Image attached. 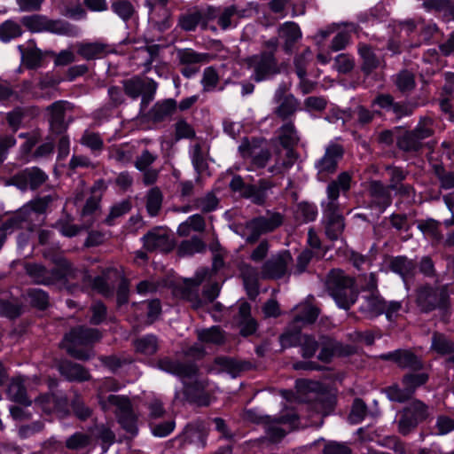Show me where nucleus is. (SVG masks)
<instances>
[{"instance_id": "nucleus-24", "label": "nucleus", "mask_w": 454, "mask_h": 454, "mask_svg": "<svg viewBox=\"0 0 454 454\" xmlns=\"http://www.w3.org/2000/svg\"><path fill=\"white\" fill-rule=\"evenodd\" d=\"M278 39L282 40L285 52L292 53L294 44L301 38V31L298 24L286 21L278 27Z\"/></svg>"}, {"instance_id": "nucleus-19", "label": "nucleus", "mask_w": 454, "mask_h": 454, "mask_svg": "<svg viewBox=\"0 0 454 454\" xmlns=\"http://www.w3.org/2000/svg\"><path fill=\"white\" fill-rule=\"evenodd\" d=\"M144 247L149 252L160 251L169 252L174 244L169 238L168 232L162 227L153 228L143 238Z\"/></svg>"}, {"instance_id": "nucleus-35", "label": "nucleus", "mask_w": 454, "mask_h": 454, "mask_svg": "<svg viewBox=\"0 0 454 454\" xmlns=\"http://www.w3.org/2000/svg\"><path fill=\"white\" fill-rule=\"evenodd\" d=\"M355 352L352 346L342 345L340 342L330 340L324 346L318 355V359L328 363L333 356H349Z\"/></svg>"}, {"instance_id": "nucleus-63", "label": "nucleus", "mask_w": 454, "mask_h": 454, "mask_svg": "<svg viewBox=\"0 0 454 454\" xmlns=\"http://www.w3.org/2000/svg\"><path fill=\"white\" fill-rule=\"evenodd\" d=\"M54 195H46L43 197H37L27 202L34 213L38 216L46 213L50 205L55 200Z\"/></svg>"}, {"instance_id": "nucleus-40", "label": "nucleus", "mask_w": 454, "mask_h": 454, "mask_svg": "<svg viewBox=\"0 0 454 454\" xmlns=\"http://www.w3.org/2000/svg\"><path fill=\"white\" fill-rule=\"evenodd\" d=\"M203 19V12L194 8L179 16L178 26L184 31H194L198 25L202 24Z\"/></svg>"}, {"instance_id": "nucleus-7", "label": "nucleus", "mask_w": 454, "mask_h": 454, "mask_svg": "<svg viewBox=\"0 0 454 454\" xmlns=\"http://www.w3.org/2000/svg\"><path fill=\"white\" fill-rule=\"evenodd\" d=\"M21 23L31 32L47 31L67 36H76L79 33L78 28L67 21L50 20L42 15L25 16Z\"/></svg>"}, {"instance_id": "nucleus-3", "label": "nucleus", "mask_w": 454, "mask_h": 454, "mask_svg": "<svg viewBox=\"0 0 454 454\" xmlns=\"http://www.w3.org/2000/svg\"><path fill=\"white\" fill-rule=\"evenodd\" d=\"M158 366L160 370L181 378L184 385L185 393L192 398H195L208 386L207 380H199L197 379L199 368L192 363H182L164 357L158 361Z\"/></svg>"}, {"instance_id": "nucleus-62", "label": "nucleus", "mask_w": 454, "mask_h": 454, "mask_svg": "<svg viewBox=\"0 0 454 454\" xmlns=\"http://www.w3.org/2000/svg\"><path fill=\"white\" fill-rule=\"evenodd\" d=\"M219 81L220 77L215 68L213 67H208L204 69L201 84L205 92L215 90Z\"/></svg>"}, {"instance_id": "nucleus-60", "label": "nucleus", "mask_w": 454, "mask_h": 454, "mask_svg": "<svg viewBox=\"0 0 454 454\" xmlns=\"http://www.w3.org/2000/svg\"><path fill=\"white\" fill-rule=\"evenodd\" d=\"M434 172L440 182V187L444 190L454 188V171H448L442 165H434Z\"/></svg>"}, {"instance_id": "nucleus-10", "label": "nucleus", "mask_w": 454, "mask_h": 454, "mask_svg": "<svg viewBox=\"0 0 454 454\" xmlns=\"http://www.w3.org/2000/svg\"><path fill=\"white\" fill-rule=\"evenodd\" d=\"M107 186L104 180L96 181L90 188L91 195L86 200V202L81 212L82 220V228L89 229L95 223L101 212V200Z\"/></svg>"}, {"instance_id": "nucleus-15", "label": "nucleus", "mask_w": 454, "mask_h": 454, "mask_svg": "<svg viewBox=\"0 0 454 454\" xmlns=\"http://www.w3.org/2000/svg\"><path fill=\"white\" fill-rule=\"evenodd\" d=\"M343 154L344 149L340 145L331 144L326 147L325 154L316 163L318 180L325 181L329 176L336 172Z\"/></svg>"}, {"instance_id": "nucleus-2", "label": "nucleus", "mask_w": 454, "mask_h": 454, "mask_svg": "<svg viewBox=\"0 0 454 454\" xmlns=\"http://www.w3.org/2000/svg\"><path fill=\"white\" fill-rule=\"evenodd\" d=\"M53 262L55 266L51 270L41 263L25 262L24 270L36 285H54L59 281L75 277V270L66 258L58 256L54 258Z\"/></svg>"}, {"instance_id": "nucleus-33", "label": "nucleus", "mask_w": 454, "mask_h": 454, "mask_svg": "<svg viewBox=\"0 0 454 454\" xmlns=\"http://www.w3.org/2000/svg\"><path fill=\"white\" fill-rule=\"evenodd\" d=\"M176 107V101L173 98L157 102L150 111L151 119L154 122L164 121L175 114Z\"/></svg>"}, {"instance_id": "nucleus-18", "label": "nucleus", "mask_w": 454, "mask_h": 454, "mask_svg": "<svg viewBox=\"0 0 454 454\" xmlns=\"http://www.w3.org/2000/svg\"><path fill=\"white\" fill-rule=\"evenodd\" d=\"M265 426V433L268 439L272 442H279L287 433L286 429L282 426L288 425L289 427H293L297 421L295 414L283 415L277 419H270V417L262 419Z\"/></svg>"}, {"instance_id": "nucleus-57", "label": "nucleus", "mask_w": 454, "mask_h": 454, "mask_svg": "<svg viewBox=\"0 0 454 454\" xmlns=\"http://www.w3.org/2000/svg\"><path fill=\"white\" fill-rule=\"evenodd\" d=\"M391 270L405 278L413 274L415 264L405 257H395L391 262Z\"/></svg>"}, {"instance_id": "nucleus-64", "label": "nucleus", "mask_w": 454, "mask_h": 454, "mask_svg": "<svg viewBox=\"0 0 454 454\" xmlns=\"http://www.w3.org/2000/svg\"><path fill=\"white\" fill-rule=\"evenodd\" d=\"M43 60L42 52L35 48L27 49L22 52V62L29 69H35L41 66Z\"/></svg>"}, {"instance_id": "nucleus-21", "label": "nucleus", "mask_w": 454, "mask_h": 454, "mask_svg": "<svg viewBox=\"0 0 454 454\" xmlns=\"http://www.w3.org/2000/svg\"><path fill=\"white\" fill-rule=\"evenodd\" d=\"M380 358L383 361H392L402 369L419 371L423 368L421 360L408 349H396L392 352L382 354Z\"/></svg>"}, {"instance_id": "nucleus-37", "label": "nucleus", "mask_w": 454, "mask_h": 454, "mask_svg": "<svg viewBox=\"0 0 454 454\" xmlns=\"http://www.w3.org/2000/svg\"><path fill=\"white\" fill-rule=\"evenodd\" d=\"M60 373L71 381H86L90 379L89 372L81 364L63 362L59 365Z\"/></svg>"}, {"instance_id": "nucleus-55", "label": "nucleus", "mask_w": 454, "mask_h": 454, "mask_svg": "<svg viewBox=\"0 0 454 454\" xmlns=\"http://www.w3.org/2000/svg\"><path fill=\"white\" fill-rule=\"evenodd\" d=\"M395 83L402 93L411 92L416 86L414 74L408 70L398 73L395 75Z\"/></svg>"}, {"instance_id": "nucleus-56", "label": "nucleus", "mask_w": 454, "mask_h": 454, "mask_svg": "<svg viewBox=\"0 0 454 454\" xmlns=\"http://www.w3.org/2000/svg\"><path fill=\"white\" fill-rule=\"evenodd\" d=\"M22 28L19 23L13 20H6L0 25V40L9 42L20 36Z\"/></svg>"}, {"instance_id": "nucleus-9", "label": "nucleus", "mask_w": 454, "mask_h": 454, "mask_svg": "<svg viewBox=\"0 0 454 454\" xmlns=\"http://www.w3.org/2000/svg\"><path fill=\"white\" fill-rule=\"evenodd\" d=\"M429 416L427 405L420 400H413L403 408L398 421V431L406 435Z\"/></svg>"}, {"instance_id": "nucleus-6", "label": "nucleus", "mask_w": 454, "mask_h": 454, "mask_svg": "<svg viewBox=\"0 0 454 454\" xmlns=\"http://www.w3.org/2000/svg\"><path fill=\"white\" fill-rule=\"evenodd\" d=\"M415 302L421 312L446 310L450 306V298L444 287H433L429 285L419 286L415 291Z\"/></svg>"}, {"instance_id": "nucleus-50", "label": "nucleus", "mask_w": 454, "mask_h": 454, "mask_svg": "<svg viewBox=\"0 0 454 454\" xmlns=\"http://www.w3.org/2000/svg\"><path fill=\"white\" fill-rule=\"evenodd\" d=\"M205 248V243L198 237H193L181 242L178 247V254L181 256L192 255L204 251Z\"/></svg>"}, {"instance_id": "nucleus-46", "label": "nucleus", "mask_w": 454, "mask_h": 454, "mask_svg": "<svg viewBox=\"0 0 454 454\" xmlns=\"http://www.w3.org/2000/svg\"><path fill=\"white\" fill-rule=\"evenodd\" d=\"M279 142L285 148H292L299 141V137L293 122H286L279 129Z\"/></svg>"}, {"instance_id": "nucleus-32", "label": "nucleus", "mask_w": 454, "mask_h": 454, "mask_svg": "<svg viewBox=\"0 0 454 454\" xmlns=\"http://www.w3.org/2000/svg\"><path fill=\"white\" fill-rule=\"evenodd\" d=\"M273 101L278 105L273 114L282 121L293 116L300 107L299 100L293 94Z\"/></svg>"}, {"instance_id": "nucleus-43", "label": "nucleus", "mask_w": 454, "mask_h": 454, "mask_svg": "<svg viewBox=\"0 0 454 454\" xmlns=\"http://www.w3.org/2000/svg\"><path fill=\"white\" fill-rule=\"evenodd\" d=\"M296 310L297 313L294 319V323L295 324H312L317 320L319 315V309L309 303L299 305Z\"/></svg>"}, {"instance_id": "nucleus-42", "label": "nucleus", "mask_w": 454, "mask_h": 454, "mask_svg": "<svg viewBox=\"0 0 454 454\" xmlns=\"http://www.w3.org/2000/svg\"><path fill=\"white\" fill-rule=\"evenodd\" d=\"M240 274L247 291L256 293L261 271L259 272L255 267L250 264L244 263L240 266Z\"/></svg>"}, {"instance_id": "nucleus-59", "label": "nucleus", "mask_w": 454, "mask_h": 454, "mask_svg": "<svg viewBox=\"0 0 454 454\" xmlns=\"http://www.w3.org/2000/svg\"><path fill=\"white\" fill-rule=\"evenodd\" d=\"M27 297L28 301L34 306L40 309H44L49 304L48 294L39 288H31L27 292Z\"/></svg>"}, {"instance_id": "nucleus-16", "label": "nucleus", "mask_w": 454, "mask_h": 454, "mask_svg": "<svg viewBox=\"0 0 454 454\" xmlns=\"http://www.w3.org/2000/svg\"><path fill=\"white\" fill-rule=\"evenodd\" d=\"M123 89L125 94L132 98H138L144 92L142 101L147 104L153 98L157 83L152 79L145 82L139 76H134L123 81Z\"/></svg>"}, {"instance_id": "nucleus-14", "label": "nucleus", "mask_w": 454, "mask_h": 454, "mask_svg": "<svg viewBox=\"0 0 454 454\" xmlns=\"http://www.w3.org/2000/svg\"><path fill=\"white\" fill-rule=\"evenodd\" d=\"M293 263L291 253L287 250L280 251L269 258L261 267V278L263 279H279L289 272V266Z\"/></svg>"}, {"instance_id": "nucleus-20", "label": "nucleus", "mask_w": 454, "mask_h": 454, "mask_svg": "<svg viewBox=\"0 0 454 454\" xmlns=\"http://www.w3.org/2000/svg\"><path fill=\"white\" fill-rule=\"evenodd\" d=\"M239 150L244 159H251L253 164L257 168L265 167L270 156L267 149L261 148L260 143L256 139L245 138Z\"/></svg>"}, {"instance_id": "nucleus-4", "label": "nucleus", "mask_w": 454, "mask_h": 454, "mask_svg": "<svg viewBox=\"0 0 454 454\" xmlns=\"http://www.w3.org/2000/svg\"><path fill=\"white\" fill-rule=\"evenodd\" d=\"M326 290L339 307L348 309L357 298L355 279L341 270L333 269L326 277Z\"/></svg>"}, {"instance_id": "nucleus-58", "label": "nucleus", "mask_w": 454, "mask_h": 454, "mask_svg": "<svg viewBox=\"0 0 454 454\" xmlns=\"http://www.w3.org/2000/svg\"><path fill=\"white\" fill-rule=\"evenodd\" d=\"M80 143L93 152H100L104 147V140L98 133L85 130Z\"/></svg>"}, {"instance_id": "nucleus-27", "label": "nucleus", "mask_w": 454, "mask_h": 454, "mask_svg": "<svg viewBox=\"0 0 454 454\" xmlns=\"http://www.w3.org/2000/svg\"><path fill=\"white\" fill-rule=\"evenodd\" d=\"M34 403L43 412L50 414L54 411H66L67 399L65 396H57L53 394L46 393L35 398Z\"/></svg>"}, {"instance_id": "nucleus-38", "label": "nucleus", "mask_w": 454, "mask_h": 454, "mask_svg": "<svg viewBox=\"0 0 454 454\" xmlns=\"http://www.w3.org/2000/svg\"><path fill=\"white\" fill-rule=\"evenodd\" d=\"M398 148L406 153H419L427 144L421 141L412 130H406L396 140Z\"/></svg>"}, {"instance_id": "nucleus-30", "label": "nucleus", "mask_w": 454, "mask_h": 454, "mask_svg": "<svg viewBox=\"0 0 454 454\" xmlns=\"http://www.w3.org/2000/svg\"><path fill=\"white\" fill-rule=\"evenodd\" d=\"M66 105L65 101H56L47 108L50 111V128L55 134H61L67 129L65 124Z\"/></svg>"}, {"instance_id": "nucleus-51", "label": "nucleus", "mask_w": 454, "mask_h": 454, "mask_svg": "<svg viewBox=\"0 0 454 454\" xmlns=\"http://www.w3.org/2000/svg\"><path fill=\"white\" fill-rule=\"evenodd\" d=\"M131 209V203L128 200H121L114 205H113L110 208L109 214L104 220V223L112 226L115 223V219L124 215L129 213Z\"/></svg>"}, {"instance_id": "nucleus-53", "label": "nucleus", "mask_w": 454, "mask_h": 454, "mask_svg": "<svg viewBox=\"0 0 454 454\" xmlns=\"http://www.w3.org/2000/svg\"><path fill=\"white\" fill-rule=\"evenodd\" d=\"M137 352L144 355L151 356L158 350V340L153 335H147L137 339L134 342Z\"/></svg>"}, {"instance_id": "nucleus-36", "label": "nucleus", "mask_w": 454, "mask_h": 454, "mask_svg": "<svg viewBox=\"0 0 454 454\" xmlns=\"http://www.w3.org/2000/svg\"><path fill=\"white\" fill-rule=\"evenodd\" d=\"M245 369L246 365L234 358L228 356H217L209 370L215 371L217 372H225L235 377L239 372Z\"/></svg>"}, {"instance_id": "nucleus-23", "label": "nucleus", "mask_w": 454, "mask_h": 454, "mask_svg": "<svg viewBox=\"0 0 454 454\" xmlns=\"http://www.w3.org/2000/svg\"><path fill=\"white\" fill-rule=\"evenodd\" d=\"M32 380L21 376L15 377L12 380L7 395L9 398L25 406L32 403L31 399L27 396V389H31Z\"/></svg>"}, {"instance_id": "nucleus-11", "label": "nucleus", "mask_w": 454, "mask_h": 454, "mask_svg": "<svg viewBox=\"0 0 454 454\" xmlns=\"http://www.w3.org/2000/svg\"><path fill=\"white\" fill-rule=\"evenodd\" d=\"M48 180L47 174L38 167L26 168L5 180V185H13L21 192L37 190Z\"/></svg>"}, {"instance_id": "nucleus-31", "label": "nucleus", "mask_w": 454, "mask_h": 454, "mask_svg": "<svg viewBox=\"0 0 454 454\" xmlns=\"http://www.w3.org/2000/svg\"><path fill=\"white\" fill-rule=\"evenodd\" d=\"M358 54L362 59L361 70L364 74L369 75L380 67L381 59L375 54L370 45L359 43Z\"/></svg>"}, {"instance_id": "nucleus-49", "label": "nucleus", "mask_w": 454, "mask_h": 454, "mask_svg": "<svg viewBox=\"0 0 454 454\" xmlns=\"http://www.w3.org/2000/svg\"><path fill=\"white\" fill-rule=\"evenodd\" d=\"M429 377L427 373H407L403 377L402 383L406 387L410 395L412 396L416 389L426 384Z\"/></svg>"}, {"instance_id": "nucleus-5", "label": "nucleus", "mask_w": 454, "mask_h": 454, "mask_svg": "<svg viewBox=\"0 0 454 454\" xmlns=\"http://www.w3.org/2000/svg\"><path fill=\"white\" fill-rule=\"evenodd\" d=\"M101 333L97 329L76 327L66 334L62 345L67 352L79 360H88L93 356L90 348L86 347L98 341Z\"/></svg>"}, {"instance_id": "nucleus-13", "label": "nucleus", "mask_w": 454, "mask_h": 454, "mask_svg": "<svg viewBox=\"0 0 454 454\" xmlns=\"http://www.w3.org/2000/svg\"><path fill=\"white\" fill-rule=\"evenodd\" d=\"M176 58L180 66V73L185 78H191L196 74L202 65L212 59L209 53L198 52L192 48L177 50Z\"/></svg>"}, {"instance_id": "nucleus-34", "label": "nucleus", "mask_w": 454, "mask_h": 454, "mask_svg": "<svg viewBox=\"0 0 454 454\" xmlns=\"http://www.w3.org/2000/svg\"><path fill=\"white\" fill-rule=\"evenodd\" d=\"M272 187V184L262 179L257 184H248L245 190L244 198L249 199L256 205H262L267 199V192Z\"/></svg>"}, {"instance_id": "nucleus-8", "label": "nucleus", "mask_w": 454, "mask_h": 454, "mask_svg": "<svg viewBox=\"0 0 454 454\" xmlns=\"http://www.w3.org/2000/svg\"><path fill=\"white\" fill-rule=\"evenodd\" d=\"M101 407L105 411L115 407L114 412L121 427L132 434H137V416L133 411L130 400L127 396L107 395L106 400L101 401Z\"/></svg>"}, {"instance_id": "nucleus-29", "label": "nucleus", "mask_w": 454, "mask_h": 454, "mask_svg": "<svg viewBox=\"0 0 454 454\" xmlns=\"http://www.w3.org/2000/svg\"><path fill=\"white\" fill-rule=\"evenodd\" d=\"M390 191L391 189L388 186L384 185L380 181H372L369 185V194L372 198V202L380 210H384L392 203Z\"/></svg>"}, {"instance_id": "nucleus-54", "label": "nucleus", "mask_w": 454, "mask_h": 454, "mask_svg": "<svg viewBox=\"0 0 454 454\" xmlns=\"http://www.w3.org/2000/svg\"><path fill=\"white\" fill-rule=\"evenodd\" d=\"M28 206V204H25L20 210L16 213L17 217L20 220V223L22 224V228H26L28 231H34L35 228V222L39 220L38 215L34 213V211Z\"/></svg>"}, {"instance_id": "nucleus-52", "label": "nucleus", "mask_w": 454, "mask_h": 454, "mask_svg": "<svg viewBox=\"0 0 454 454\" xmlns=\"http://www.w3.org/2000/svg\"><path fill=\"white\" fill-rule=\"evenodd\" d=\"M317 215V207L309 202H300L295 210V218L301 223L312 222Z\"/></svg>"}, {"instance_id": "nucleus-26", "label": "nucleus", "mask_w": 454, "mask_h": 454, "mask_svg": "<svg viewBox=\"0 0 454 454\" xmlns=\"http://www.w3.org/2000/svg\"><path fill=\"white\" fill-rule=\"evenodd\" d=\"M248 16L247 9L239 8L236 4H231L219 9L217 24L222 29L226 30L231 26H236L240 19Z\"/></svg>"}, {"instance_id": "nucleus-61", "label": "nucleus", "mask_w": 454, "mask_h": 454, "mask_svg": "<svg viewBox=\"0 0 454 454\" xmlns=\"http://www.w3.org/2000/svg\"><path fill=\"white\" fill-rule=\"evenodd\" d=\"M91 437L84 433L77 432L68 437L66 441V447L71 450H80L90 444Z\"/></svg>"}, {"instance_id": "nucleus-1", "label": "nucleus", "mask_w": 454, "mask_h": 454, "mask_svg": "<svg viewBox=\"0 0 454 454\" xmlns=\"http://www.w3.org/2000/svg\"><path fill=\"white\" fill-rule=\"evenodd\" d=\"M279 42L278 38L271 37L262 43V51L244 59L243 62L251 70V78L261 82L279 74L285 68L284 63H279L276 57Z\"/></svg>"}, {"instance_id": "nucleus-44", "label": "nucleus", "mask_w": 454, "mask_h": 454, "mask_svg": "<svg viewBox=\"0 0 454 454\" xmlns=\"http://www.w3.org/2000/svg\"><path fill=\"white\" fill-rule=\"evenodd\" d=\"M111 9L123 21L131 20L137 12L135 6L129 0H112Z\"/></svg>"}, {"instance_id": "nucleus-28", "label": "nucleus", "mask_w": 454, "mask_h": 454, "mask_svg": "<svg viewBox=\"0 0 454 454\" xmlns=\"http://www.w3.org/2000/svg\"><path fill=\"white\" fill-rule=\"evenodd\" d=\"M75 47L77 53L87 60L103 58L112 52L111 46L102 41L78 43Z\"/></svg>"}, {"instance_id": "nucleus-12", "label": "nucleus", "mask_w": 454, "mask_h": 454, "mask_svg": "<svg viewBox=\"0 0 454 454\" xmlns=\"http://www.w3.org/2000/svg\"><path fill=\"white\" fill-rule=\"evenodd\" d=\"M283 223V215L278 212H268L265 215L253 218L247 223V229L249 231L247 237V242L253 244L256 242L260 236L271 232Z\"/></svg>"}, {"instance_id": "nucleus-17", "label": "nucleus", "mask_w": 454, "mask_h": 454, "mask_svg": "<svg viewBox=\"0 0 454 454\" xmlns=\"http://www.w3.org/2000/svg\"><path fill=\"white\" fill-rule=\"evenodd\" d=\"M325 231L331 240L338 239L342 234L345 223L344 218L339 212L338 205L329 202L325 211Z\"/></svg>"}, {"instance_id": "nucleus-39", "label": "nucleus", "mask_w": 454, "mask_h": 454, "mask_svg": "<svg viewBox=\"0 0 454 454\" xmlns=\"http://www.w3.org/2000/svg\"><path fill=\"white\" fill-rule=\"evenodd\" d=\"M150 23L154 29L162 33L169 29L172 26V19L169 11L165 7L152 8L149 18Z\"/></svg>"}, {"instance_id": "nucleus-47", "label": "nucleus", "mask_w": 454, "mask_h": 454, "mask_svg": "<svg viewBox=\"0 0 454 454\" xmlns=\"http://www.w3.org/2000/svg\"><path fill=\"white\" fill-rule=\"evenodd\" d=\"M411 130L421 141L424 142L425 139L434 136V121L429 116H422L416 127Z\"/></svg>"}, {"instance_id": "nucleus-41", "label": "nucleus", "mask_w": 454, "mask_h": 454, "mask_svg": "<svg viewBox=\"0 0 454 454\" xmlns=\"http://www.w3.org/2000/svg\"><path fill=\"white\" fill-rule=\"evenodd\" d=\"M196 333L198 340L202 343L221 345L225 340L224 332L219 326L199 329Z\"/></svg>"}, {"instance_id": "nucleus-45", "label": "nucleus", "mask_w": 454, "mask_h": 454, "mask_svg": "<svg viewBox=\"0 0 454 454\" xmlns=\"http://www.w3.org/2000/svg\"><path fill=\"white\" fill-rule=\"evenodd\" d=\"M218 205L219 200L212 192L192 200L193 209L200 210L202 213L212 212L217 208Z\"/></svg>"}, {"instance_id": "nucleus-48", "label": "nucleus", "mask_w": 454, "mask_h": 454, "mask_svg": "<svg viewBox=\"0 0 454 454\" xmlns=\"http://www.w3.org/2000/svg\"><path fill=\"white\" fill-rule=\"evenodd\" d=\"M163 196L158 187H153L146 194V210L151 216H156L162 204Z\"/></svg>"}, {"instance_id": "nucleus-22", "label": "nucleus", "mask_w": 454, "mask_h": 454, "mask_svg": "<svg viewBox=\"0 0 454 454\" xmlns=\"http://www.w3.org/2000/svg\"><path fill=\"white\" fill-rule=\"evenodd\" d=\"M299 386L305 390L316 392L317 396L315 402L311 404L312 408L317 413L326 416L332 408V401L326 394L322 392L323 385L317 381L301 380Z\"/></svg>"}, {"instance_id": "nucleus-25", "label": "nucleus", "mask_w": 454, "mask_h": 454, "mask_svg": "<svg viewBox=\"0 0 454 454\" xmlns=\"http://www.w3.org/2000/svg\"><path fill=\"white\" fill-rule=\"evenodd\" d=\"M386 301L379 292L369 293L363 296L359 309L368 318H374L383 314Z\"/></svg>"}]
</instances>
